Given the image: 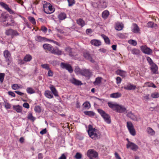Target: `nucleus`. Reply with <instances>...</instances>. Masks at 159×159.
<instances>
[{"instance_id":"f257e3e1","label":"nucleus","mask_w":159,"mask_h":159,"mask_svg":"<svg viewBox=\"0 0 159 159\" xmlns=\"http://www.w3.org/2000/svg\"><path fill=\"white\" fill-rule=\"evenodd\" d=\"M88 132L89 137L94 140L99 139L101 136V134L98 130L93 128L91 125H89Z\"/></svg>"},{"instance_id":"f03ea898","label":"nucleus","mask_w":159,"mask_h":159,"mask_svg":"<svg viewBox=\"0 0 159 159\" xmlns=\"http://www.w3.org/2000/svg\"><path fill=\"white\" fill-rule=\"evenodd\" d=\"M43 5V10L45 13L49 14L54 11V9L53 8L52 6L49 3L46 1L42 2Z\"/></svg>"},{"instance_id":"7ed1b4c3","label":"nucleus","mask_w":159,"mask_h":159,"mask_svg":"<svg viewBox=\"0 0 159 159\" xmlns=\"http://www.w3.org/2000/svg\"><path fill=\"white\" fill-rule=\"evenodd\" d=\"M97 111L105 122L108 124H110L111 123L110 116L109 114L106 113L105 111L101 109H98Z\"/></svg>"},{"instance_id":"20e7f679","label":"nucleus","mask_w":159,"mask_h":159,"mask_svg":"<svg viewBox=\"0 0 159 159\" xmlns=\"http://www.w3.org/2000/svg\"><path fill=\"white\" fill-rule=\"evenodd\" d=\"M87 155L90 159L98 158V153L95 150L93 149L89 150L87 152Z\"/></svg>"},{"instance_id":"39448f33","label":"nucleus","mask_w":159,"mask_h":159,"mask_svg":"<svg viewBox=\"0 0 159 159\" xmlns=\"http://www.w3.org/2000/svg\"><path fill=\"white\" fill-rule=\"evenodd\" d=\"M127 127L130 133L133 135L134 136L136 134V131L134 128V125L130 121L127 122Z\"/></svg>"},{"instance_id":"423d86ee","label":"nucleus","mask_w":159,"mask_h":159,"mask_svg":"<svg viewBox=\"0 0 159 159\" xmlns=\"http://www.w3.org/2000/svg\"><path fill=\"white\" fill-rule=\"evenodd\" d=\"M61 66L62 68L66 69L70 73L73 72L71 66L69 64L61 62Z\"/></svg>"},{"instance_id":"0eeeda50","label":"nucleus","mask_w":159,"mask_h":159,"mask_svg":"<svg viewBox=\"0 0 159 159\" xmlns=\"http://www.w3.org/2000/svg\"><path fill=\"white\" fill-rule=\"evenodd\" d=\"M140 48L142 51L145 54L150 55L152 53V50L145 45L141 46Z\"/></svg>"},{"instance_id":"6e6552de","label":"nucleus","mask_w":159,"mask_h":159,"mask_svg":"<svg viewBox=\"0 0 159 159\" xmlns=\"http://www.w3.org/2000/svg\"><path fill=\"white\" fill-rule=\"evenodd\" d=\"M126 148H130L134 151H136L139 148V147L135 143L128 141V143L126 144Z\"/></svg>"},{"instance_id":"1a4fd4ad","label":"nucleus","mask_w":159,"mask_h":159,"mask_svg":"<svg viewBox=\"0 0 159 159\" xmlns=\"http://www.w3.org/2000/svg\"><path fill=\"white\" fill-rule=\"evenodd\" d=\"M116 111L120 113H127V110L126 108L122 105H117Z\"/></svg>"},{"instance_id":"9d476101","label":"nucleus","mask_w":159,"mask_h":159,"mask_svg":"<svg viewBox=\"0 0 159 159\" xmlns=\"http://www.w3.org/2000/svg\"><path fill=\"white\" fill-rule=\"evenodd\" d=\"M0 5L2 7L4 8L5 9L7 10L10 14H15L14 11L12 10L11 8H10L9 7L8 5L6 3L2 2H0Z\"/></svg>"},{"instance_id":"9b49d317","label":"nucleus","mask_w":159,"mask_h":159,"mask_svg":"<svg viewBox=\"0 0 159 159\" xmlns=\"http://www.w3.org/2000/svg\"><path fill=\"white\" fill-rule=\"evenodd\" d=\"M83 56L85 59L89 60L91 62L94 63V60L92 58L91 55L88 52H84L83 53Z\"/></svg>"},{"instance_id":"f8f14e48","label":"nucleus","mask_w":159,"mask_h":159,"mask_svg":"<svg viewBox=\"0 0 159 159\" xmlns=\"http://www.w3.org/2000/svg\"><path fill=\"white\" fill-rule=\"evenodd\" d=\"M43 47L46 52H50L51 53L53 49V47L50 44L45 43L43 45Z\"/></svg>"},{"instance_id":"ddd939ff","label":"nucleus","mask_w":159,"mask_h":159,"mask_svg":"<svg viewBox=\"0 0 159 159\" xmlns=\"http://www.w3.org/2000/svg\"><path fill=\"white\" fill-rule=\"evenodd\" d=\"M80 73L86 77L90 76L91 75V73L89 70L84 69L80 70Z\"/></svg>"},{"instance_id":"4468645a","label":"nucleus","mask_w":159,"mask_h":159,"mask_svg":"<svg viewBox=\"0 0 159 159\" xmlns=\"http://www.w3.org/2000/svg\"><path fill=\"white\" fill-rule=\"evenodd\" d=\"M90 43L92 45L96 47H98L102 44L100 40L96 39L91 40Z\"/></svg>"},{"instance_id":"2eb2a0df","label":"nucleus","mask_w":159,"mask_h":159,"mask_svg":"<svg viewBox=\"0 0 159 159\" xmlns=\"http://www.w3.org/2000/svg\"><path fill=\"white\" fill-rule=\"evenodd\" d=\"M136 87V85H134L131 84L129 83L127 85L124 86L123 88L124 89L127 90H134Z\"/></svg>"},{"instance_id":"dca6fc26","label":"nucleus","mask_w":159,"mask_h":159,"mask_svg":"<svg viewBox=\"0 0 159 159\" xmlns=\"http://www.w3.org/2000/svg\"><path fill=\"white\" fill-rule=\"evenodd\" d=\"M35 39L36 41L40 42H42L45 41H48V40H49V39H47L45 37H43L39 35L36 36L35 37Z\"/></svg>"},{"instance_id":"f3484780","label":"nucleus","mask_w":159,"mask_h":159,"mask_svg":"<svg viewBox=\"0 0 159 159\" xmlns=\"http://www.w3.org/2000/svg\"><path fill=\"white\" fill-rule=\"evenodd\" d=\"M107 3L104 0H101L98 4V7L99 8H105L107 7Z\"/></svg>"},{"instance_id":"a211bd4d","label":"nucleus","mask_w":159,"mask_h":159,"mask_svg":"<svg viewBox=\"0 0 159 159\" xmlns=\"http://www.w3.org/2000/svg\"><path fill=\"white\" fill-rule=\"evenodd\" d=\"M150 66H151L150 67L151 70L153 73L154 74H157L158 69V67L154 63Z\"/></svg>"},{"instance_id":"6ab92c4d","label":"nucleus","mask_w":159,"mask_h":159,"mask_svg":"<svg viewBox=\"0 0 159 159\" xmlns=\"http://www.w3.org/2000/svg\"><path fill=\"white\" fill-rule=\"evenodd\" d=\"M70 82L72 84L76 85H81L82 84L81 81L73 78L70 80Z\"/></svg>"},{"instance_id":"aec40b11","label":"nucleus","mask_w":159,"mask_h":159,"mask_svg":"<svg viewBox=\"0 0 159 159\" xmlns=\"http://www.w3.org/2000/svg\"><path fill=\"white\" fill-rule=\"evenodd\" d=\"M124 27V25L122 23L117 22L116 23L115 28L117 30H121Z\"/></svg>"},{"instance_id":"412c9836","label":"nucleus","mask_w":159,"mask_h":159,"mask_svg":"<svg viewBox=\"0 0 159 159\" xmlns=\"http://www.w3.org/2000/svg\"><path fill=\"white\" fill-rule=\"evenodd\" d=\"M76 21L77 24L81 27L85 25V23L84 21L81 18H79Z\"/></svg>"},{"instance_id":"4be33fe9","label":"nucleus","mask_w":159,"mask_h":159,"mask_svg":"<svg viewBox=\"0 0 159 159\" xmlns=\"http://www.w3.org/2000/svg\"><path fill=\"white\" fill-rule=\"evenodd\" d=\"M50 89L52 93L56 97H58V92L55 88L53 85H51L50 87Z\"/></svg>"},{"instance_id":"5701e85b","label":"nucleus","mask_w":159,"mask_h":159,"mask_svg":"<svg viewBox=\"0 0 159 159\" xmlns=\"http://www.w3.org/2000/svg\"><path fill=\"white\" fill-rule=\"evenodd\" d=\"M57 17L60 20H63L66 18V15L64 12H61L58 15Z\"/></svg>"},{"instance_id":"b1692460","label":"nucleus","mask_w":159,"mask_h":159,"mask_svg":"<svg viewBox=\"0 0 159 159\" xmlns=\"http://www.w3.org/2000/svg\"><path fill=\"white\" fill-rule=\"evenodd\" d=\"M121 94L119 92H117L111 93L110 94V97L111 98H118L121 97Z\"/></svg>"},{"instance_id":"393cba45","label":"nucleus","mask_w":159,"mask_h":159,"mask_svg":"<svg viewBox=\"0 0 159 159\" xmlns=\"http://www.w3.org/2000/svg\"><path fill=\"white\" fill-rule=\"evenodd\" d=\"M116 73L118 75L123 77L125 76L126 75V72L120 70H117L116 71Z\"/></svg>"},{"instance_id":"a878e982","label":"nucleus","mask_w":159,"mask_h":159,"mask_svg":"<svg viewBox=\"0 0 159 159\" xmlns=\"http://www.w3.org/2000/svg\"><path fill=\"white\" fill-rule=\"evenodd\" d=\"M45 96L47 98L51 99L53 98V96L51 92L49 90L46 91L44 93Z\"/></svg>"},{"instance_id":"bb28decb","label":"nucleus","mask_w":159,"mask_h":159,"mask_svg":"<svg viewBox=\"0 0 159 159\" xmlns=\"http://www.w3.org/2000/svg\"><path fill=\"white\" fill-rule=\"evenodd\" d=\"M108 106L114 111H116L117 105L113 104L111 102H109L108 103Z\"/></svg>"},{"instance_id":"cd10ccee","label":"nucleus","mask_w":159,"mask_h":159,"mask_svg":"<svg viewBox=\"0 0 159 159\" xmlns=\"http://www.w3.org/2000/svg\"><path fill=\"white\" fill-rule=\"evenodd\" d=\"M109 15V12L107 10H106L104 11L102 13V17L105 19H106Z\"/></svg>"},{"instance_id":"c85d7f7f","label":"nucleus","mask_w":159,"mask_h":159,"mask_svg":"<svg viewBox=\"0 0 159 159\" xmlns=\"http://www.w3.org/2000/svg\"><path fill=\"white\" fill-rule=\"evenodd\" d=\"M51 53L57 55H60L62 54V51L58 49H54L53 48Z\"/></svg>"},{"instance_id":"c756f323","label":"nucleus","mask_w":159,"mask_h":159,"mask_svg":"<svg viewBox=\"0 0 159 159\" xmlns=\"http://www.w3.org/2000/svg\"><path fill=\"white\" fill-rule=\"evenodd\" d=\"M101 36L104 39L106 43L108 44H110V40L107 36L103 34H102Z\"/></svg>"},{"instance_id":"7c9ffc66","label":"nucleus","mask_w":159,"mask_h":159,"mask_svg":"<svg viewBox=\"0 0 159 159\" xmlns=\"http://www.w3.org/2000/svg\"><path fill=\"white\" fill-rule=\"evenodd\" d=\"M102 78L100 77H98L96 78V80L93 84L95 85H98L102 83Z\"/></svg>"},{"instance_id":"2f4dec72","label":"nucleus","mask_w":159,"mask_h":159,"mask_svg":"<svg viewBox=\"0 0 159 159\" xmlns=\"http://www.w3.org/2000/svg\"><path fill=\"white\" fill-rule=\"evenodd\" d=\"M3 54L5 57L6 59H7V60L8 61V58L11 56V54L9 51L7 50H5L3 52Z\"/></svg>"},{"instance_id":"473e14b6","label":"nucleus","mask_w":159,"mask_h":159,"mask_svg":"<svg viewBox=\"0 0 159 159\" xmlns=\"http://www.w3.org/2000/svg\"><path fill=\"white\" fill-rule=\"evenodd\" d=\"M84 113L85 115L88 116L90 117L94 116L95 115V113L94 112L91 111H84Z\"/></svg>"},{"instance_id":"72a5a7b5","label":"nucleus","mask_w":159,"mask_h":159,"mask_svg":"<svg viewBox=\"0 0 159 159\" xmlns=\"http://www.w3.org/2000/svg\"><path fill=\"white\" fill-rule=\"evenodd\" d=\"M32 59V56L30 54H27L24 57V60L25 62L30 61Z\"/></svg>"},{"instance_id":"f704fd0d","label":"nucleus","mask_w":159,"mask_h":159,"mask_svg":"<svg viewBox=\"0 0 159 159\" xmlns=\"http://www.w3.org/2000/svg\"><path fill=\"white\" fill-rule=\"evenodd\" d=\"M134 28L133 29V32L135 33H138L139 32V28L138 25L134 24Z\"/></svg>"},{"instance_id":"c9c22d12","label":"nucleus","mask_w":159,"mask_h":159,"mask_svg":"<svg viewBox=\"0 0 159 159\" xmlns=\"http://www.w3.org/2000/svg\"><path fill=\"white\" fill-rule=\"evenodd\" d=\"M27 92L29 94H32L35 93V90L31 87H28L26 89Z\"/></svg>"},{"instance_id":"e433bc0d","label":"nucleus","mask_w":159,"mask_h":159,"mask_svg":"<svg viewBox=\"0 0 159 159\" xmlns=\"http://www.w3.org/2000/svg\"><path fill=\"white\" fill-rule=\"evenodd\" d=\"M126 116H127L133 120H134L136 118L135 115L132 113L131 111H130L128 112Z\"/></svg>"},{"instance_id":"4c0bfd02","label":"nucleus","mask_w":159,"mask_h":159,"mask_svg":"<svg viewBox=\"0 0 159 159\" xmlns=\"http://www.w3.org/2000/svg\"><path fill=\"white\" fill-rule=\"evenodd\" d=\"M148 27L151 28H156L157 26V25L155 24L153 22H149L147 24Z\"/></svg>"},{"instance_id":"58836bf2","label":"nucleus","mask_w":159,"mask_h":159,"mask_svg":"<svg viewBox=\"0 0 159 159\" xmlns=\"http://www.w3.org/2000/svg\"><path fill=\"white\" fill-rule=\"evenodd\" d=\"M13 108L14 110H16L17 112L20 113L21 112V107L19 105L13 106Z\"/></svg>"},{"instance_id":"ea45409f","label":"nucleus","mask_w":159,"mask_h":159,"mask_svg":"<svg viewBox=\"0 0 159 159\" xmlns=\"http://www.w3.org/2000/svg\"><path fill=\"white\" fill-rule=\"evenodd\" d=\"M147 132L151 135H153L155 134L154 130L150 127H148L147 129Z\"/></svg>"},{"instance_id":"a19ab883","label":"nucleus","mask_w":159,"mask_h":159,"mask_svg":"<svg viewBox=\"0 0 159 159\" xmlns=\"http://www.w3.org/2000/svg\"><path fill=\"white\" fill-rule=\"evenodd\" d=\"M28 19L29 21L34 25H35L36 24V22L35 19L33 17L29 16L28 18Z\"/></svg>"},{"instance_id":"79ce46f5","label":"nucleus","mask_w":159,"mask_h":159,"mask_svg":"<svg viewBox=\"0 0 159 159\" xmlns=\"http://www.w3.org/2000/svg\"><path fill=\"white\" fill-rule=\"evenodd\" d=\"M131 52L133 54L136 55H139L140 52V50L139 49L136 48L132 49L131 50Z\"/></svg>"},{"instance_id":"37998d69","label":"nucleus","mask_w":159,"mask_h":159,"mask_svg":"<svg viewBox=\"0 0 159 159\" xmlns=\"http://www.w3.org/2000/svg\"><path fill=\"white\" fill-rule=\"evenodd\" d=\"M146 85L148 87H152L153 88H156L157 86L152 83L146 82L145 83Z\"/></svg>"},{"instance_id":"c03bdc74","label":"nucleus","mask_w":159,"mask_h":159,"mask_svg":"<svg viewBox=\"0 0 159 159\" xmlns=\"http://www.w3.org/2000/svg\"><path fill=\"white\" fill-rule=\"evenodd\" d=\"M65 51L69 53V55L70 56L72 57L73 56L72 52V49L70 48L69 47H67L65 49Z\"/></svg>"},{"instance_id":"a18cd8bd","label":"nucleus","mask_w":159,"mask_h":159,"mask_svg":"<svg viewBox=\"0 0 159 159\" xmlns=\"http://www.w3.org/2000/svg\"><path fill=\"white\" fill-rule=\"evenodd\" d=\"M27 118L29 120L33 121H34L36 119L33 116L32 114L31 113L29 114Z\"/></svg>"},{"instance_id":"49530a36","label":"nucleus","mask_w":159,"mask_h":159,"mask_svg":"<svg viewBox=\"0 0 159 159\" xmlns=\"http://www.w3.org/2000/svg\"><path fill=\"white\" fill-rule=\"evenodd\" d=\"M34 110L36 112L38 113L41 112V111L40 107L39 106H35L34 108Z\"/></svg>"},{"instance_id":"de8ad7c7","label":"nucleus","mask_w":159,"mask_h":159,"mask_svg":"<svg viewBox=\"0 0 159 159\" xmlns=\"http://www.w3.org/2000/svg\"><path fill=\"white\" fill-rule=\"evenodd\" d=\"M41 66L43 68L45 69L49 70L50 69V68L49 67V65L48 64H42L41 65Z\"/></svg>"},{"instance_id":"09e8293b","label":"nucleus","mask_w":159,"mask_h":159,"mask_svg":"<svg viewBox=\"0 0 159 159\" xmlns=\"http://www.w3.org/2000/svg\"><path fill=\"white\" fill-rule=\"evenodd\" d=\"M151 96L153 98H156L159 97V93H154L151 94Z\"/></svg>"},{"instance_id":"8fccbe9b","label":"nucleus","mask_w":159,"mask_h":159,"mask_svg":"<svg viewBox=\"0 0 159 159\" xmlns=\"http://www.w3.org/2000/svg\"><path fill=\"white\" fill-rule=\"evenodd\" d=\"M128 43L133 46H136L137 45V42L134 40H129L128 41Z\"/></svg>"},{"instance_id":"3c124183","label":"nucleus","mask_w":159,"mask_h":159,"mask_svg":"<svg viewBox=\"0 0 159 159\" xmlns=\"http://www.w3.org/2000/svg\"><path fill=\"white\" fill-rule=\"evenodd\" d=\"M12 89L15 90H16L19 89L20 88V87L17 84H13L12 85Z\"/></svg>"},{"instance_id":"603ef678","label":"nucleus","mask_w":159,"mask_h":159,"mask_svg":"<svg viewBox=\"0 0 159 159\" xmlns=\"http://www.w3.org/2000/svg\"><path fill=\"white\" fill-rule=\"evenodd\" d=\"M19 35V34L16 30L12 29V34L11 35L12 38H13L14 36H17Z\"/></svg>"},{"instance_id":"864d4df0","label":"nucleus","mask_w":159,"mask_h":159,"mask_svg":"<svg viewBox=\"0 0 159 159\" xmlns=\"http://www.w3.org/2000/svg\"><path fill=\"white\" fill-rule=\"evenodd\" d=\"M82 154L79 152H77L76 153L75 156V158L76 159H80L82 158Z\"/></svg>"},{"instance_id":"5fc2aeb1","label":"nucleus","mask_w":159,"mask_h":159,"mask_svg":"<svg viewBox=\"0 0 159 159\" xmlns=\"http://www.w3.org/2000/svg\"><path fill=\"white\" fill-rule=\"evenodd\" d=\"M12 29H9L8 30H7L6 32V34L7 35H11V36L12 34Z\"/></svg>"},{"instance_id":"6e6d98bb","label":"nucleus","mask_w":159,"mask_h":159,"mask_svg":"<svg viewBox=\"0 0 159 159\" xmlns=\"http://www.w3.org/2000/svg\"><path fill=\"white\" fill-rule=\"evenodd\" d=\"M5 76V74L3 73H0V81L1 82H2L4 80Z\"/></svg>"},{"instance_id":"4d7b16f0","label":"nucleus","mask_w":159,"mask_h":159,"mask_svg":"<svg viewBox=\"0 0 159 159\" xmlns=\"http://www.w3.org/2000/svg\"><path fill=\"white\" fill-rule=\"evenodd\" d=\"M147 61H148V63L150 65L154 63L153 62L152 59L149 57H147Z\"/></svg>"},{"instance_id":"13d9d810","label":"nucleus","mask_w":159,"mask_h":159,"mask_svg":"<svg viewBox=\"0 0 159 159\" xmlns=\"http://www.w3.org/2000/svg\"><path fill=\"white\" fill-rule=\"evenodd\" d=\"M41 30L44 33H46L48 31L47 28L44 26L41 27Z\"/></svg>"},{"instance_id":"bf43d9fd","label":"nucleus","mask_w":159,"mask_h":159,"mask_svg":"<svg viewBox=\"0 0 159 159\" xmlns=\"http://www.w3.org/2000/svg\"><path fill=\"white\" fill-rule=\"evenodd\" d=\"M69 6H71L75 3L74 0H67Z\"/></svg>"},{"instance_id":"052dcab7","label":"nucleus","mask_w":159,"mask_h":159,"mask_svg":"<svg viewBox=\"0 0 159 159\" xmlns=\"http://www.w3.org/2000/svg\"><path fill=\"white\" fill-rule=\"evenodd\" d=\"M51 64L54 66H56L58 64V62L57 60H54L51 62Z\"/></svg>"},{"instance_id":"680f3d73","label":"nucleus","mask_w":159,"mask_h":159,"mask_svg":"<svg viewBox=\"0 0 159 159\" xmlns=\"http://www.w3.org/2000/svg\"><path fill=\"white\" fill-rule=\"evenodd\" d=\"M84 107L89 108L90 107V104L89 102H85L84 103Z\"/></svg>"},{"instance_id":"e2e57ef3","label":"nucleus","mask_w":159,"mask_h":159,"mask_svg":"<svg viewBox=\"0 0 159 159\" xmlns=\"http://www.w3.org/2000/svg\"><path fill=\"white\" fill-rule=\"evenodd\" d=\"M4 105L6 109H10L11 107L10 104L7 102H5Z\"/></svg>"},{"instance_id":"0e129e2a","label":"nucleus","mask_w":159,"mask_h":159,"mask_svg":"<svg viewBox=\"0 0 159 159\" xmlns=\"http://www.w3.org/2000/svg\"><path fill=\"white\" fill-rule=\"evenodd\" d=\"M116 83L117 84H120L121 83V79L119 77H117L116 78Z\"/></svg>"},{"instance_id":"69168bd1","label":"nucleus","mask_w":159,"mask_h":159,"mask_svg":"<svg viewBox=\"0 0 159 159\" xmlns=\"http://www.w3.org/2000/svg\"><path fill=\"white\" fill-rule=\"evenodd\" d=\"M66 157L65 153H63L58 159H66Z\"/></svg>"},{"instance_id":"338daca9","label":"nucleus","mask_w":159,"mask_h":159,"mask_svg":"<svg viewBox=\"0 0 159 159\" xmlns=\"http://www.w3.org/2000/svg\"><path fill=\"white\" fill-rule=\"evenodd\" d=\"M53 73L51 70H49L48 72V76L52 77L53 75Z\"/></svg>"},{"instance_id":"774afa93","label":"nucleus","mask_w":159,"mask_h":159,"mask_svg":"<svg viewBox=\"0 0 159 159\" xmlns=\"http://www.w3.org/2000/svg\"><path fill=\"white\" fill-rule=\"evenodd\" d=\"M115 157L116 159H121L119 154L116 152L115 153Z\"/></svg>"}]
</instances>
